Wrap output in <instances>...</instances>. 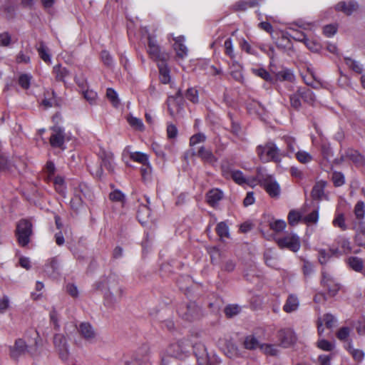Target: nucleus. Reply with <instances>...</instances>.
<instances>
[{
  "mask_svg": "<svg viewBox=\"0 0 365 365\" xmlns=\"http://www.w3.org/2000/svg\"><path fill=\"white\" fill-rule=\"evenodd\" d=\"M276 242L281 249H288L294 252H297L301 247L300 238L294 233L279 237L277 239Z\"/></svg>",
  "mask_w": 365,
  "mask_h": 365,
  "instance_id": "6",
  "label": "nucleus"
},
{
  "mask_svg": "<svg viewBox=\"0 0 365 365\" xmlns=\"http://www.w3.org/2000/svg\"><path fill=\"white\" fill-rule=\"evenodd\" d=\"M319 219V212L317 210H314L306 216L303 215V222L307 225L311 223H317Z\"/></svg>",
  "mask_w": 365,
  "mask_h": 365,
  "instance_id": "54",
  "label": "nucleus"
},
{
  "mask_svg": "<svg viewBox=\"0 0 365 365\" xmlns=\"http://www.w3.org/2000/svg\"><path fill=\"white\" fill-rule=\"evenodd\" d=\"M51 129L53 130V133L51 134L49 140L51 145L53 148H59L64 150V130L58 125L53 126Z\"/></svg>",
  "mask_w": 365,
  "mask_h": 365,
  "instance_id": "9",
  "label": "nucleus"
},
{
  "mask_svg": "<svg viewBox=\"0 0 365 365\" xmlns=\"http://www.w3.org/2000/svg\"><path fill=\"white\" fill-rule=\"evenodd\" d=\"M231 120L230 132L236 136H238L241 132V126L239 122L234 120L231 113L228 114Z\"/></svg>",
  "mask_w": 365,
  "mask_h": 365,
  "instance_id": "57",
  "label": "nucleus"
},
{
  "mask_svg": "<svg viewBox=\"0 0 365 365\" xmlns=\"http://www.w3.org/2000/svg\"><path fill=\"white\" fill-rule=\"evenodd\" d=\"M333 225L334 227H337L341 228L342 230H345L346 229V225L345 223V219L344 214L337 213L333 220Z\"/></svg>",
  "mask_w": 365,
  "mask_h": 365,
  "instance_id": "49",
  "label": "nucleus"
},
{
  "mask_svg": "<svg viewBox=\"0 0 365 365\" xmlns=\"http://www.w3.org/2000/svg\"><path fill=\"white\" fill-rule=\"evenodd\" d=\"M232 180L240 185H244L246 183L247 178H245L242 171L238 170H232L230 173Z\"/></svg>",
  "mask_w": 365,
  "mask_h": 365,
  "instance_id": "40",
  "label": "nucleus"
},
{
  "mask_svg": "<svg viewBox=\"0 0 365 365\" xmlns=\"http://www.w3.org/2000/svg\"><path fill=\"white\" fill-rule=\"evenodd\" d=\"M130 158L133 161L142 163L143 165L148 164V157L146 154L140 152H135L131 153L130 154Z\"/></svg>",
  "mask_w": 365,
  "mask_h": 365,
  "instance_id": "41",
  "label": "nucleus"
},
{
  "mask_svg": "<svg viewBox=\"0 0 365 365\" xmlns=\"http://www.w3.org/2000/svg\"><path fill=\"white\" fill-rule=\"evenodd\" d=\"M31 78V76L29 74H21L19 77L18 83L23 89L27 90L30 87Z\"/></svg>",
  "mask_w": 365,
  "mask_h": 365,
  "instance_id": "46",
  "label": "nucleus"
},
{
  "mask_svg": "<svg viewBox=\"0 0 365 365\" xmlns=\"http://www.w3.org/2000/svg\"><path fill=\"white\" fill-rule=\"evenodd\" d=\"M216 232L218 236L221 238H230L229 227L226 222H221L217 225Z\"/></svg>",
  "mask_w": 365,
  "mask_h": 365,
  "instance_id": "34",
  "label": "nucleus"
},
{
  "mask_svg": "<svg viewBox=\"0 0 365 365\" xmlns=\"http://www.w3.org/2000/svg\"><path fill=\"white\" fill-rule=\"evenodd\" d=\"M331 256H336V255H332L330 250L329 251L321 250L319 252V261L322 264H326Z\"/></svg>",
  "mask_w": 365,
  "mask_h": 365,
  "instance_id": "60",
  "label": "nucleus"
},
{
  "mask_svg": "<svg viewBox=\"0 0 365 365\" xmlns=\"http://www.w3.org/2000/svg\"><path fill=\"white\" fill-rule=\"evenodd\" d=\"M53 344L58 352L59 356L62 360H67L68 357V349L65 336L60 334H56L53 336Z\"/></svg>",
  "mask_w": 365,
  "mask_h": 365,
  "instance_id": "11",
  "label": "nucleus"
},
{
  "mask_svg": "<svg viewBox=\"0 0 365 365\" xmlns=\"http://www.w3.org/2000/svg\"><path fill=\"white\" fill-rule=\"evenodd\" d=\"M344 61L346 64L354 72L357 73H361L363 71V68L361 64L355 60L346 57L344 58Z\"/></svg>",
  "mask_w": 365,
  "mask_h": 365,
  "instance_id": "43",
  "label": "nucleus"
},
{
  "mask_svg": "<svg viewBox=\"0 0 365 365\" xmlns=\"http://www.w3.org/2000/svg\"><path fill=\"white\" fill-rule=\"evenodd\" d=\"M101 166L106 167V169H108L110 173H113L114 170V165L113 163V156L112 155H107L105 154L104 157L102 158V163L101 165V168L97 171L96 175L99 177H101L103 174V170L101 168Z\"/></svg>",
  "mask_w": 365,
  "mask_h": 365,
  "instance_id": "27",
  "label": "nucleus"
},
{
  "mask_svg": "<svg viewBox=\"0 0 365 365\" xmlns=\"http://www.w3.org/2000/svg\"><path fill=\"white\" fill-rule=\"evenodd\" d=\"M93 287L103 294L106 305L111 306L118 302L123 294V287L120 284L119 278L115 274L103 277L94 283Z\"/></svg>",
  "mask_w": 365,
  "mask_h": 365,
  "instance_id": "1",
  "label": "nucleus"
},
{
  "mask_svg": "<svg viewBox=\"0 0 365 365\" xmlns=\"http://www.w3.org/2000/svg\"><path fill=\"white\" fill-rule=\"evenodd\" d=\"M150 207H139L137 217L141 224H145L147 222V220L150 217Z\"/></svg>",
  "mask_w": 365,
  "mask_h": 365,
  "instance_id": "32",
  "label": "nucleus"
},
{
  "mask_svg": "<svg viewBox=\"0 0 365 365\" xmlns=\"http://www.w3.org/2000/svg\"><path fill=\"white\" fill-rule=\"evenodd\" d=\"M200 309L195 302H190L186 305H182L179 309V314L185 319L191 321L197 318Z\"/></svg>",
  "mask_w": 365,
  "mask_h": 365,
  "instance_id": "8",
  "label": "nucleus"
},
{
  "mask_svg": "<svg viewBox=\"0 0 365 365\" xmlns=\"http://www.w3.org/2000/svg\"><path fill=\"white\" fill-rule=\"evenodd\" d=\"M338 243L340 249L331 248L330 250L332 255H336V256H339L344 254H348L351 252V247L350 245V242L348 240L341 239L339 241Z\"/></svg>",
  "mask_w": 365,
  "mask_h": 365,
  "instance_id": "20",
  "label": "nucleus"
},
{
  "mask_svg": "<svg viewBox=\"0 0 365 365\" xmlns=\"http://www.w3.org/2000/svg\"><path fill=\"white\" fill-rule=\"evenodd\" d=\"M261 345L258 339L253 335L246 336L244 340V347L246 349L255 350L257 348L260 349Z\"/></svg>",
  "mask_w": 365,
  "mask_h": 365,
  "instance_id": "29",
  "label": "nucleus"
},
{
  "mask_svg": "<svg viewBox=\"0 0 365 365\" xmlns=\"http://www.w3.org/2000/svg\"><path fill=\"white\" fill-rule=\"evenodd\" d=\"M351 329L347 327L340 328L336 334L337 339L340 341H345L350 335Z\"/></svg>",
  "mask_w": 365,
  "mask_h": 365,
  "instance_id": "52",
  "label": "nucleus"
},
{
  "mask_svg": "<svg viewBox=\"0 0 365 365\" xmlns=\"http://www.w3.org/2000/svg\"><path fill=\"white\" fill-rule=\"evenodd\" d=\"M297 159L302 163H307L312 160V156L307 152L299 150L296 153Z\"/></svg>",
  "mask_w": 365,
  "mask_h": 365,
  "instance_id": "55",
  "label": "nucleus"
},
{
  "mask_svg": "<svg viewBox=\"0 0 365 365\" xmlns=\"http://www.w3.org/2000/svg\"><path fill=\"white\" fill-rule=\"evenodd\" d=\"M326 182L324 181L317 182L312 190V197L314 200H320L326 197L324 194V187Z\"/></svg>",
  "mask_w": 365,
  "mask_h": 365,
  "instance_id": "21",
  "label": "nucleus"
},
{
  "mask_svg": "<svg viewBox=\"0 0 365 365\" xmlns=\"http://www.w3.org/2000/svg\"><path fill=\"white\" fill-rule=\"evenodd\" d=\"M262 187L272 197H277L280 194V187L278 182L272 177Z\"/></svg>",
  "mask_w": 365,
  "mask_h": 365,
  "instance_id": "17",
  "label": "nucleus"
},
{
  "mask_svg": "<svg viewBox=\"0 0 365 365\" xmlns=\"http://www.w3.org/2000/svg\"><path fill=\"white\" fill-rule=\"evenodd\" d=\"M289 29L293 33L292 34H290V36L294 40L300 41V42H303V43H304V44L307 46H309V44H308L309 39L307 38V36L304 32L300 31L297 29H292V28H290Z\"/></svg>",
  "mask_w": 365,
  "mask_h": 365,
  "instance_id": "35",
  "label": "nucleus"
},
{
  "mask_svg": "<svg viewBox=\"0 0 365 365\" xmlns=\"http://www.w3.org/2000/svg\"><path fill=\"white\" fill-rule=\"evenodd\" d=\"M356 237L360 245L365 244V224L359 226Z\"/></svg>",
  "mask_w": 365,
  "mask_h": 365,
  "instance_id": "61",
  "label": "nucleus"
},
{
  "mask_svg": "<svg viewBox=\"0 0 365 365\" xmlns=\"http://www.w3.org/2000/svg\"><path fill=\"white\" fill-rule=\"evenodd\" d=\"M109 199L111 202L115 203L124 204L125 202V195L118 190H115L109 194Z\"/></svg>",
  "mask_w": 365,
  "mask_h": 365,
  "instance_id": "38",
  "label": "nucleus"
},
{
  "mask_svg": "<svg viewBox=\"0 0 365 365\" xmlns=\"http://www.w3.org/2000/svg\"><path fill=\"white\" fill-rule=\"evenodd\" d=\"M294 75L289 69L284 68L275 73L274 81L292 82L294 81Z\"/></svg>",
  "mask_w": 365,
  "mask_h": 365,
  "instance_id": "23",
  "label": "nucleus"
},
{
  "mask_svg": "<svg viewBox=\"0 0 365 365\" xmlns=\"http://www.w3.org/2000/svg\"><path fill=\"white\" fill-rule=\"evenodd\" d=\"M106 96L113 105V106L116 107L118 106L119 100L118 98V94L114 89L108 88L106 91Z\"/></svg>",
  "mask_w": 365,
  "mask_h": 365,
  "instance_id": "53",
  "label": "nucleus"
},
{
  "mask_svg": "<svg viewBox=\"0 0 365 365\" xmlns=\"http://www.w3.org/2000/svg\"><path fill=\"white\" fill-rule=\"evenodd\" d=\"M184 98L182 91L179 89L176 94L169 96L167 100V105L169 113L173 116L175 112H179L183 107Z\"/></svg>",
  "mask_w": 365,
  "mask_h": 365,
  "instance_id": "7",
  "label": "nucleus"
},
{
  "mask_svg": "<svg viewBox=\"0 0 365 365\" xmlns=\"http://www.w3.org/2000/svg\"><path fill=\"white\" fill-rule=\"evenodd\" d=\"M191 343L188 339H182L173 342L167 349L168 355L180 359H185L190 354Z\"/></svg>",
  "mask_w": 365,
  "mask_h": 365,
  "instance_id": "4",
  "label": "nucleus"
},
{
  "mask_svg": "<svg viewBox=\"0 0 365 365\" xmlns=\"http://www.w3.org/2000/svg\"><path fill=\"white\" fill-rule=\"evenodd\" d=\"M80 335L87 341L93 342L96 336V331L91 324L82 322L78 328Z\"/></svg>",
  "mask_w": 365,
  "mask_h": 365,
  "instance_id": "13",
  "label": "nucleus"
},
{
  "mask_svg": "<svg viewBox=\"0 0 365 365\" xmlns=\"http://www.w3.org/2000/svg\"><path fill=\"white\" fill-rule=\"evenodd\" d=\"M288 222L291 226L297 225L299 222H303V213L296 210H292L288 215Z\"/></svg>",
  "mask_w": 365,
  "mask_h": 365,
  "instance_id": "30",
  "label": "nucleus"
},
{
  "mask_svg": "<svg viewBox=\"0 0 365 365\" xmlns=\"http://www.w3.org/2000/svg\"><path fill=\"white\" fill-rule=\"evenodd\" d=\"M12 163L4 155L0 154V170H9L12 167Z\"/></svg>",
  "mask_w": 365,
  "mask_h": 365,
  "instance_id": "63",
  "label": "nucleus"
},
{
  "mask_svg": "<svg viewBox=\"0 0 365 365\" xmlns=\"http://www.w3.org/2000/svg\"><path fill=\"white\" fill-rule=\"evenodd\" d=\"M128 122L130 125L135 130L140 131H143L144 130V125L140 118L133 116H129L128 118Z\"/></svg>",
  "mask_w": 365,
  "mask_h": 365,
  "instance_id": "47",
  "label": "nucleus"
},
{
  "mask_svg": "<svg viewBox=\"0 0 365 365\" xmlns=\"http://www.w3.org/2000/svg\"><path fill=\"white\" fill-rule=\"evenodd\" d=\"M183 40V36H179L178 38H174V48L176 51L178 56L180 58H183L185 56L187 55V52L186 46L182 43Z\"/></svg>",
  "mask_w": 365,
  "mask_h": 365,
  "instance_id": "26",
  "label": "nucleus"
},
{
  "mask_svg": "<svg viewBox=\"0 0 365 365\" xmlns=\"http://www.w3.org/2000/svg\"><path fill=\"white\" fill-rule=\"evenodd\" d=\"M206 140V136L205 134L202 133H198L197 134L193 135L190 138V145L194 146L197 143H203Z\"/></svg>",
  "mask_w": 365,
  "mask_h": 365,
  "instance_id": "59",
  "label": "nucleus"
},
{
  "mask_svg": "<svg viewBox=\"0 0 365 365\" xmlns=\"http://www.w3.org/2000/svg\"><path fill=\"white\" fill-rule=\"evenodd\" d=\"M206 197L207 203L214 205L223 197V192L219 189H212L207 193Z\"/></svg>",
  "mask_w": 365,
  "mask_h": 365,
  "instance_id": "22",
  "label": "nucleus"
},
{
  "mask_svg": "<svg viewBox=\"0 0 365 365\" xmlns=\"http://www.w3.org/2000/svg\"><path fill=\"white\" fill-rule=\"evenodd\" d=\"M27 351V346L25 341L19 339L16 340L13 346L10 347V356L12 359H17Z\"/></svg>",
  "mask_w": 365,
  "mask_h": 365,
  "instance_id": "16",
  "label": "nucleus"
},
{
  "mask_svg": "<svg viewBox=\"0 0 365 365\" xmlns=\"http://www.w3.org/2000/svg\"><path fill=\"white\" fill-rule=\"evenodd\" d=\"M278 339L282 346L289 347L296 341L294 332L291 329H282L278 332Z\"/></svg>",
  "mask_w": 365,
  "mask_h": 365,
  "instance_id": "12",
  "label": "nucleus"
},
{
  "mask_svg": "<svg viewBox=\"0 0 365 365\" xmlns=\"http://www.w3.org/2000/svg\"><path fill=\"white\" fill-rule=\"evenodd\" d=\"M260 349L265 354L271 356L277 355L278 351L274 345L272 344H262Z\"/></svg>",
  "mask_w": 365,
  "mask_h": 365,
  "instance_id": "58",
  "label": "nucleus"
},
{
  "mask_svg": "<svg viewBox=\"0 0 365 365\" xmlns=\"http://www.w3.org/2000/svg\"><path fill=\"white\" fill-rule=\"evenodd\" d=\"M148 53L150 58L155 61L167 62L169 60L170 56L165 51L161 50L160 46L158 44L157 41L155 38L150 35L148 36Z\"/></svg>",
  "mask_w": 365,
  "mask_h": 365,
  "instance_id": "5",
  "label": "nucleus"
},
{
  "mask_svg": "<svg viewBox=\"0 0 365 365\" xmlns=\"http://www.w3.org/2000/svg\"><path fill=\"white\" fill-rule=\"evenodd\" d=\"M322 278L321 283L326 287L331 296H334L339 289V286L336 284L332 277L325 271H322Z\"/></svg>",
  "mask_w": 365,
  "mask_h": 365,
  "instance_id": "14",
  "label": "nucleus"
},
{
  "mask_svg": "<svg viewBox=\"0 0 365 365\" xmlns=\"http://www.w3.org/2000/svg\"><path fill=\"white\" fill-rule=\"evenodd\" d=\"M323 322H324L325 325L327 328L331 329L334 327L336 319V318L331 314H327L323 317Z\"/></svg>",
  "mask_w": 365,
  "mask_h": 365,
  "instance_id": "62",
  "label": "nucleus"
},
{
  "mask_svg": "<svg viewBox=\"0 0 365 365\" xmlns=\"http://www.w3.org/2000/svg\"><path fill=\"white\" fill-rule=\"evenodd\" d=\"M357 8V4L353 1L349 3L340 1L335 6L336 11H342L348 16L351 15Z\"/></svg>",
  "mask_w": 365,
  "mask_h": 365,
  "instance_id": "19",
  "label": "nucleus"
},
{
  "mask_svg": "<svg viewBox=\"0 0 365 365\" xmlns=\"http://www.w3.org/2000/svg\"><path fill=\"white\" fill-rule=\"evenodd\" d=\"M186 98L193 103H197L199 101L198 91L195 88H190L186 91L185 94Z\"/></svg>",
  "mask_w": 365,
  "mask_h": 365,
  "instance_id": "50",
  "label": "nucleus"
},
{
  "mask_svg": "<svg viewBox=\"0 0 365 365\" xmlns=\"http://www.w3.org/2000/svg\"><path fill=\"white\" fill-rule=\"evenodd\" d=\"M301 98L309 104H313L315 101V96L313 91L308 88L298 89Z\"/></svg>",
  "mask_w": 365,
  "mask_h": 365,
  "instance_id": "28",
  "label": "nucleus"
},
{
  "mask_svg": "<svg viewBox=\"0 0 365 365\" xmlns=\"http://www.w3.org/2000/svg\"><path fill=\"white\" fill-rule=\"evenodd\" d=\"M158 66L159 68L160 81L164 84L169 83L170 79V70L166 64V62H160L158 63Z\"/></svg>",
  "mask_w": 365,
  "mask_h": 365,
  "instance_id": "24",
  "label": "nucleus"
},
{
  "mask_svg": "<svg viewBox=\"0 0 365 365\" xmlns=\"http://www.w3.org/2000/svg\"><path fill=\"white\" fill-rule=\"evenodd\" d=\"M33 235V225L29 219H21L16 223L15 236L19 246L26 247Z\"/></svg>",
  "mask_w": 365,
  "mask_h": 365,
  "instance_id": "2",
  "label": "nucleus"
},
{
  "mask_svg": "<svg viewBox=\"0 0 365 365\" xmlns=\"http://www.w3.org/2000/svg\"><path fill=\"white\" fill-rule=\"evenodd\" d=\"M45 98L42 101V105L45 108H50L52 107L54 102V97H55V92L53 91L51 93H49L48 91H46V93H44Z\"/></svg>",
  "mask_w": 365,
  "mask_h": 365,
  "instance_id": "51",
  "label": "nucleus"
},
{
  "mask_svg": "<svg viewBox=\"0 0 365 365\" xmlns=\"http://www.w3.org/2000/svg\"><path fill=\"white\" fill-rule=\"evenodd\" d=\"M240 312V307L237 305H229L225 307V313L227 317H232Z\"/></svg>",
  "mask_w": 365,
  "mask_h": 365,
  "instance_id": "64",
  "label": "nucleus"
},
{
  "mask_svg": "<svg viewBox=\"0 0 365 365\" xmlns=\"http://www.w3.org/2000/svg\"><path fill=\"white\" fill-rule=\"evenodd\" d=\"M348 264L349 267L355 272H360L364 268L363 260L357 257H351L348 259Z\"/></svg>",
  "mask_w": 365,
  "mask_h": 365,
  "instance_id": "31",
  "label": "nucleus"
},
{
  "mask_svg": "<svg viewBox=\"0 0 365 365\" xmlns=\"http://www.w3.org/2000/svg\"><path fill=\"white\" fill-rule=\"evenodd\" d=\"M299 305V302L297 296L289 294L283 306V310L287 313H291L296 311Z\"/></svg>",
  "mask_w": 365,
  "mask_h": 365,
  "instance_id": "18",
  "label": "nucleus"
},
{
  "mask_svg": "<svg viewBox=\"0 0 365 365\" xmlns=\"http://www.w3.org/2000/svg\"><path fill=\"white\" fill-rule=\"evenodd\" d=\"M60 264L56 257L51 259V260L46 264L45 272L48 274L55 276L59 274Z\"/></svg>",
  "mask_w": 365,
  "mask_h": 365,
  "instance_id": "25",
  "label": "nucleus"
},
{
  "mask_svg": "<svg viewBox=\"0 0 365 365\" xmlns=\"http://www.w3.org/2000/svg\"><path fill=\"white\" fill-rule=\"evenodd\" d=\"M287 224L282 220H276L269 222L270 229L276 232H282L286 227Z\"/></svg>",
  "mask_w": 365,
  "mask_h": 365,
  "instance_id": "48",
  "label": "nucleus"
},
{
  "mask_svg": "<svg viewBox=\"0 0 365 365\" xmlns=\"http://www.w3.org/2000/svg\"><path fill=\"white\" fill-rule=\"evenodd\" d=\"M193 348L194 354L197 358L199 364H205L207 362V353L205 345L202 343H195L192 345Z\"/></svg>",
  "mask_w": 365,
  "mask_h": 365,
  "instance_id": "15",
  "label": "nucleus"
},
{
  "mask_svg": "<svg viewBox=\"0 0 365 365\" xmlns=\"http://www.w3.org/2000/svg\"><path fill=\"white\" fill-rule=\"evenodd\" d=\"M101 58L105 66H106L107 67L113 66V58L108 51H102L101 53Z\"/></svg>",
  "mask_w": 365,
  "mask_h": 365,
  "instance_id": "56",
  "label": "nucleus"
},
{
  "mask_svg": "<svg viewBox=\"0 0 365 365\" xmlns=\"http://www.w3.org/2000/svg\"><path fill=\"white\" fill-rule=\"evenodd\" d=\"M255 177L259 181V185L262 187L272 176L265 173L263 168H257Z\"/></svg>",
  "mask_w": 365,
  "mask_h": 365,
  "instance_id": "39",
  "label": "nucleus"
},
{
  "mask_svg": "<svg viewBox=\"0 0 365 365\" xmlns=\"http://www.w3.org/2000/svg\"><path fill=\"white\" fill-rule=\"evenodd\" d=\"M53 71L56 73V78L59 81H64V78L68 76L69 72L66 68L57 65L53 67Z\"/></svg>",
  "mask_w": 365,
  "mask_h": 365,
  "instance_id": "36",
  "label": "nucleus"
},
{
  "mask_svg": "<svg viewBox=\"0 0 365 365\" xmlns=\"http://www.w3.org/2000/svg\"><path fill=\"white\" fill-rule=\"evenodd\" d=\"M192 155L197 156L204 163L211 165L217 162V158L214 155L211 148L204 145L200 147L197 153L192 152Z\"/></svg>",
  "mask_w": 365,
  "mask_h": 365,
  "instance_id": "10",
  "label": "nucleus"
},
{
  "mask_svg": "<svg viewBox=\"0 0 365 365\" xmlns=\"http://www.w3.org/2000/svg\"><path fill=\"white\" fill-rule=\"evenodd\" d=\"M317 347L325 351H331L335 348V344L334 342L322 339L318 340Z\"/></svg>",
  "mask_w": 365,
  "mask_h": 365,
  "instance_id": "44",
  "label": "nucleus"
},
{
  "mask_svg": "<svg viewBox=\"0 0 365 365\" xmlns=\"http://www.w3.org/2000/svg\"><path fill=\"white\" fill-rule=\"evenodd\" d=\"M38 55L46 63L51 62V56L48 53V50L46 46L44 44L43 41H40L38 43V47L37 48Z\"/></svg>",
  "mask_w": 365,
  "mask_h": 365,
  "instance_id": "33",
  "label": "nucleus"
},
{
  "mask_svg": "<svg viewBox=\"0 0 365 365\" xmlns=\"http://www.w3.org/2000/svg\"><path fill=\"white\" fill-rule=\"evenodd\" d=\"M301 99L300 93L298 90L294 93L290 95L289 102L291 107L296 110H299L302 106Z\"/></svg>",
  "mask_w": 365,
  "mask_h": 365,
  "instance_id": "37",
  "label": "nucleus"
},
{
  "mask_svg": "<svg viewBox=\"0 0 365 365\" xmlns=\"http://www.w3.org/2000/svg\"><path fill=\"white\" fill-rule=\"evenodd\" d=\"M253 72L264 81L269 83H274V78L270 75V73L263 68L258 69H254Z\"/></svg>",
  "mask_w": 365,
  "mask_h": 365,
  "instance_id": "45",
  "label": "nucleus"
},
{
  "mask_svg": "<svg viewBox=\"0 0 365 365\" xmlns=\"http://www.w3.org/2000/svg\"><path fill=\"white\" fill-rule=\"evenodd\" d=\"M331 181L335 187H340L345 183V178L342 173L334 171L331 174Z\"/></svg>",
  "mask_w": 365,
  "mask_h": 365,
  "instance_id": "42",
  "label": "nucleus"
},
{
  "mask_svg": "<svg viewBox=\"0 0 365 365\" xmlns=\"http://www.w3.org/2000/svg\"><path fill=\"white\" fill-rule=\"evenodd\" d=\"M256 150L260 160L263 163L269 161L278 163L281 160L279 150L272 142H268L264 145H258Z\"/></svg>",
  "mask_w": 365,
  "mask_h": 365,
  "instance_id": "3",
  "label": "nucleus"
}]
</instances>
